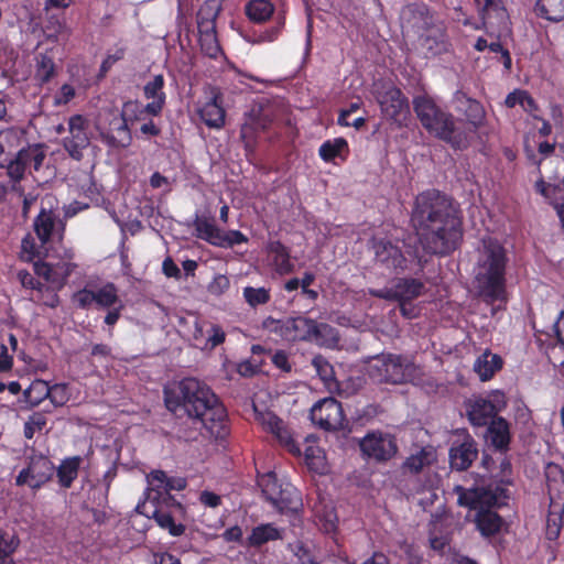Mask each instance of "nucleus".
Instances as JSON below:
<instances>
[{"label":"nucleus","instance_id":"1","mask_svg":"<svg viewBox=\"0 0 564 564\" xmlns=\"http://www.w3.org/2000/svg\"><path fill=\"white\" fill-rule=\"evenodd\" d=\"M411 224L424 257L444 258L460 248L463 220L452 199L438 189H426L415 197Z\"/></svg>","mask_w":564,"mask_h":564},{"label":"nucleus","instance_id":"2","mask_svg":"<svg viewBox=\"0 0 564 564\" xmlns=\"http://www.w3.org/2000/svg\"><path fill=\"white\" fill-rule=\"evenodd\" d=\"M164 403L175 416L186 415L215 438L229 434L228 414L217 394L204 381L193 377L164 388Z\"/></svg>","mask_w":564,"mask_h":564},{"label":"nucleus","instance_id":"3","mask_svg":"<svg viewBox=\"0 0 564 564\" xmlns=\"http://www.w3.org/2000/svg\"><path fill=\"white\" fill-rule=\"evenodd\" d=\"M510 481H501L499 484H489L486 487H475L465 489L460 486L456 487L458 495V505L477 510L475 517L476 528L481 535L489 538L499 533L503 520L491 508H501L507 506L510 498L507 485Z\"/></svg>","mask_w":564,"mask_h":564},{"label":"nucleus","instance_id":"4","mask_svg":"<svg viewBox=\"0 0 564 564\" xmlns=\"http://www.w3.org/2000/svg\"><path fill=\"white\" fill-rule=\"evenodd\" d=\"M412 104L417 120L429 134L445 142L455 151H463L469 147V132L457 127L454 115L434 97L427 94L417 95Z\"/></svg>","mask_w":564,"mask_h":564},{"label":"nucleus","instance_id":"5","mask_svg":"<svg viewBox=\"0 0 564 564\" xmlns=\"http://www.w3.org/2000/svg\"><path fill=\"white\" fill-rule=\"evenodd\" d=\"M507 252L501 243L491 239L484 241L475 279L480 296L489 304L507 301Z\"/></svg>","mask_w":564,"mask_h":564},{"label":"nucleus","instance_id":"6","mask_svg":"<svg viewBox=\"0 0 564 564\" xmlns=\"http://www.w3.org/2000/svg\"><path fill=\"white\" fill-rule=\"evenodd\" d=\"M369 250L373 253V263L390 273L413 272L423 273L429 259L421 253L416 243L404 245L405 250L399 246V240L387 236H373L369 240Z\"/></svg>","mask_w":564,"mask_h":564},{"label":"nucleus","instance_id":"7","mask_svg":"<svg viewBox=\"0 0 564 564\" xmlns=\"http://www.w3.org/2000/svg\"><path fill=\"white\" fill-rule=\"evenodd\" d=\"M257 484L264 499L281 513H295L303 503L297 489L290 482L278 479L274 471L258 476Z\"/></svg>","mask_w":564,"mask_h":564},{"label":"nucleus","instance_id":"8","mask_svg":"<svg viewBox=\"0 0 564 564\" xmlns=\"http://www.w3.org/2000/svg\"><path fill=\"white\" fill-rule=\"evenodd\" d=\"M409 11L412 15V26L417 32H424L420 34V43L422 48L426 51V56H437L447 52L448 42L446 34L442 29L434 26L433 14L429 8L424 4L413 6L409 8Z\"/></svg>","mask_w":564,"mask_h":564},{"label":"nucleus","instance_id":"9","mask_svg":"<svg viewBox=\"0 0 564 564\" xmlns=\"http://www.w3.org/2000/svg\"><path fill=\"white\" fill-rule=\"evenodd\" d=\"M413 364L400 355L382 354L372 359L369 375L379 382L400 384L413 375Z\"/></svg>","mask_w":564,"mask_h":564},{"label":"nucleus","instance_id":"10","mask_svg":"<svg viewBox=\"0 0 564 564\" xmlns=\"http://www.w3.org/2000/svg\"><path fill=\"white\" fill-rule=\"evenodd\" d=\"M272 330L286 341L317 340L322 329L332 332L327 324H317L316 321L304 316L289 317L286 319H272Z\"/></svg>","mask_w":564,"mask_h":564},{"label":"nucleus","instance_id":"11","mask_svg":"<svg viewBox=\"0 0 564 564\" xmlns=\"http://www.w3.org/2000/svg\"><path fill=\"white\" fill-rule=\"evenodd\" d=\"M506 406V394L499 390L491 392L488 399L478 397L465 402L467 419L473 426L477 427L488 425Z\"/></svg>","mask_w":564,"mask_h":564},{"label":"nucleus","instance_id":"12","mask_svg":"<svg viewBox=\"0 0 564 564\" xmlns=\"http://www.w3.org/2000/svg\"><path fill=\"white\" fill-rule=\"evenodd\" d=\"M359 449L362 457L368 462L383 464L398 454L399 446L393 434L377 430L368 432L359 441Z\"/></svg>","mask_w":564,"mask_h":564},{"label":"nucleus","instance_id":"13","mask_svg":"<svg viewBox=\"0 0 564 564\" xmlns=\"http://www.w3.org/2000/svg\"><path fill=\"white\" fill-rule=\"evenodd\" d=\"M274 121V109L269 104H254L246 115L240 128V138L246 148L254 147L258 134L267 131Z\"/></svg>","mask_w":564,"mask_h":564},{"label":"nucleus","instance_id":"14","mask_svg":"<svg viewBox=\"0 0 564 564\" xmlns=\"http://www.w3.org/2000/svg\"><path fill=\"white\" fill-rule=\"evenodd\" d=\"M377 102L380 107L382 116L402 126L410 115V106L408 97L402 90L393 85L383 86L377 91Z\"/></svg>","mask_w":564,"mask_h":564},{"label":"nucleus","instance_id":"15","mask_svg":"<svg viewBox=\"0 0 564 564\" xmlns=\"http://www.w3.org/2000/svg\"><path fill=\"white\" fill-rule=\"evenodd\" d=\"M54 469V464L48 457L33 453L29 456L28 466L18 474L15 485L40 489L52 478Z\"/></svg>","mask_w":564,"mask_h":564},{"label":"nucleus","instance_id":"16","mask_svg":"<svg viewBox=\"0 0 564 564\" xmlns=\"http://www.w3.org/2000/svg\"><path fill=\"white\" fill-rule=\"evenodd\" d=\"M311 420L319 429L337 431L344 427L345 415L341 403L335 398H325L311 409Z\"/></svg>","mask_w":564,"mask_h":564},{"label":"nucleus","instance_id":"17","mask_svg":"<svg viewBox=\"0 0 564 564\" xmlns=\"http://www.w3.org/2000/svg\"><path fill=\"white\" fill-rule=\"evenodd\" d=\"M425 291V283L421 279L403 276L397 278L391 288L377 291L373 294L390 302L403 303L413 302L422 296Z\"/></svg>","mask_w":564,"mask_h":564},{"label":"nucleus","instance_id":"18","mask_svg":"<svg viewBox=\"0 0 564 564\" xmlns=\"http://www.w3.org/2000/svg\"><path fill=\"white\" fill-rule=\"evenodd\" d=\"M478 454V444L475 438L466 431H462L449 447V466L457 471L467 470L477 459Z\"/></svg>","mask_w":564,"mask_h":564},{"label":"nucleus","instance_id":"19","mask_svg":"<svg viewBox=\"0 0 564 564\" xmlns=\"http://www.w3.org/2000/svg\"><path fill=\"white\" fill-rule=\"evenodd\" d=\"M135 511L144 514L148 518L154 519L156 524L169 532L170 535L177 538L185 533L186 525L184 524L186 518V510L178 508L176 512H167L165 510H147V501H141L137 505Z\"/></svg>","mask_w":564,"mask_h":564},{"label":"nucleus","instance_id":"20","mask_svg":"<svg viewBox=\"0 0 564 564\" xmlns=\"http://www.w3.org/2000/svg\"><path fill=\"white\" fill-rule=\"evenodd\" d=\"M86 119L82 115H74L68 120L69 135L64 139V148L69 156L80 161L83 151L89 145Z\"/></svg>","mask_w":564,"mask_h":564},{"label":"nucleus","instance_id":"21","mask_svg":"<svg viewBox=\"0 0 564 564\" xmlns=\"http://www.w3.org/2000/svg\"><path fill=\"white\" fill-rule=\"evenodd\" d=\"M259 421L263 430L271 433L282 447L294 456H301L299 444L293 440L291 432L278 415L273 412L261 413Z\"/></svg>","mask_w":564,"mask_h":564},{"label":"nucleus","instance_id":"22","mask_svg":"<svg viewBox=\"0 0 564 564\" xmlns=\"http://www.w3.org/2000/svg\"><path fill=\"white\" fill-rule=\"evenodd\" d=\"M477 13L485 29H500L508 21L503 0H474Z\"/></svg>","mask_w":564,"mask_h":564},{"label":"nucleus","instance_id":"23","mask_svg":"<svg viewBox=\"0 0 564 564\" xmlns=\"http://www.w3.org/2000/svg\"><path fill=\"white\" fill-rule=\"evenodd\" d=\"M456 110L463 113L473 132L481 128L486 120V111L480 101L469 97L463 91H457L454 97Z\"/></svg>","mask_w":564,"mask_h":564},{"label":"nucleus","instance_id":"24","mask_svg":"<svg viewBox=\"0 0 564 564\" xmlns=\"http://www.w3.org/2000/svg\"><path fill=\"white\" fill-rule=\"evenodd\" d=\"M547 494L552 508L564 509V470L555 463H547L544 468Z\"/></svg>","mask_w":564,"mask_h":564},{"label":"nucleus","instance_id":"25","mask_svg":"<svg viewBox=\"0 0 564 564\" xmlns=\"http://www.w3.org/2000/svg\"><path fill=\"white\" fill-rule=\"evenodd\" d=\"M265 252L268 253L270 265L278 275H288L294 271L295 265L291 260L290 248L280 240H270L265 245Z\"/></svg>","mask_w":564,"mask_h":564},{"label":"nucleus","instance_id":"26","mask_svg":"<svg viewBox=\"0 0 564 564\" xmlns=\"http://www.w3.org/2000/svg\"><path fill=\"white\" fill-rule=\"evenodd\" d=\"M165 80L163 75H155L151 80H149L143 87V95L147 99H152V101L145 105V110L150 116H159L165 104H166V94L164 91Z\"/></svg>","mask_w":564,"mask_h":564},{"label":"nucleus","instance_id":"27","mask_svg":"<svg viewBox=\"0 0 564 564\" xmlns=\"http://www.w3.org/2000/svg\"><path fill=\"white\" fill-rule=\"evenodd\" d=\"M487 426L486 437L490 445L501 454L509 451L511 443L510 423L502 416H497Z\"/></svg>","mask_w":564,"mask_h":564},{"label":"nucleus","instance_id":"28","mask_svg":"<svg viewBox=\"0 0 564 564\" xmlns=\"http://www.w3.org/2000/svg\"><path fill=\"white\" fill-rule=\"evenodd\" d=\"M200 120L209 128L220 129L225 124L226 111L223 107V96L216 93L199 109Z\"/></svg>","mask_w":564,"mask_h":564},{"label":"nucleus","instance_id":"29","mask_svg":"<svg viewBox=\"0 0 564 564\" xmlns=\"http://www.w3.org/2000/svg\"><path fill=\"white\" fill-rule=\"evenodd\" d=\"M102 140L113 148H124L131 142V133L128 127V122L121 116H116L109 122L107 129L100 132Z\"/></svg>","mask_w":564,"mask_h":564},{"label":"nucleus","instance_id":"30","mask_svg":"<svg viewBox=\"0 0 564 564\" xmlns=\"http://www.w3.org/2000/svg\"><path fill=\"white\" fill-rule=\"evenodd\" d=\"M534 188L554 207L564 230V184L547 183L540 177L535 182Z\"/></svg>","mask_w":564,"mask_h":564},{"label":"nucleus","instance_id":"31","mask_svg":"<svg viewBox=\"0 0 564 564\" xmlns=\"http://www.w3.org/2000/svg\"><path fill=\"white\" fill-rule=\"evenodd\" d=\"M285 530L276 527L274 523H261L251 530L248 536V545L251 547H261L268 542L282 540Z\"/></svg>","mask_w":564,"mask_h":564},{"label":"nucleus","instance_id":"32","mask_svg":"<svg viewBox=\"0 0 564 564\" xmlns=\"http://www.w3.org/2000/svg\"><path fill=\"white\" fill-rule=\"evenodd\" d=\"M502 358L487 349L476 359L474 371L479 376L481 381H488L502 368Z\"/></svg>","mask_w":564,"mask_h":564},{"label":"nucleus","instance_id":"33","mask_svg":"<svg viewBox=\"0 0 564 564\" xmlns=\"http://www.w3.org/2000/svg\"><path fill=\"white\" fill-rule=\"evenodd\" d=\"M435 460L434 452L431 448L422 447L415 454L410 455L401 466L402 471L411 475L420 474L425 467L431 466Z\"/></svg>","mask_w":564,"mask_h":564},{"label":"nucleus","instance_id":"34","mask_svg":"<svg viewBox=\"0 0 564 564\" xmlns=\"http://www.w3.org/2000/svg\"><path fill=\"white\" fill-rule=\"evenodd\" d=\"M274 4L270 0H249L245 6V14L253 23H264L274 13Z\"/></svg>","mask_w":564,"mask_h":564},{"label":"nucleus","instance_id":"35","mask_svg":"<svg viewBox=\"0 0 564 564\" xmlns=\"http://www.w3.org/2000/svg\"><path fill=\"white\" fill-rule=\"evenodd\" d=\"M57 73L54 58L47 53H39L35 56L34 79L40 86L48 84Z\"/></svg>","mask_w":564,"mask_h":564},{"label":"nucleus","instance_id":"36","mask_svg":"<svg viewBox=\"0 0 564 564\" xmlns=\"http://www.w3.org/2000/svg\"><path fill=\"white\" fill-rule=\"evenodd\" d=\"M57 216L52 210H46L45 208H42L34 219V231L43 245L51 240Z\"/></svg>","mask_w":564,"mask_h":564},{"label":"nucleus","instance_id":"37","mask_svg":"<svg viewBox=\"0 0 564 564\" xmlns=\"http://www.w3.org/2000/svg\"><path fill=\"white\" fill-rule=\"evenodd\" d=\"M82 460L83 459L80 456L67 457L64 460H62L61 465L56 470L58 484L61 485V487L66 489L72 487L74 480L78 476V470Z\"/></svg>","mask_w":564,"mask_h":564},{"label":"nucleus","instance_id":"38","mask_svg":"<svg viewBox=\"0 0 564 564\" xmlns=\"http://www.w3.org/2000/svg\"><path fill=\"white\" fill-rule=\"evenodd\" d=\"M221 11V3L219 0H206L198 9L197 12V29L216 28V20Z\"/></svg>","mask_w":564,"mask_h":564},{"label":"nucleus","instance_id":"39","mask_svg":"<svg viewBox=\"0 0 564 564\" xmlns=\"http://www.w3.org/2000/svg\"><path fill=\"white\" fill-rule=\"evenodd\" d=\"M534 12L542 19L558 22L564 19V0H536Z\"/></svg>","mask_w":564,"mask_h":564},{"label":"nucleus","instance_id":"40","mask_svg":"<svg viewBox=\"0 0 564 564\" xmlns=\"http://www.w3.org/2000/svg\"><path fill=\"white\" fill-rule=\"evenodd\" d=\"M193 227L195 228L197 238L216 247V242L220 238V229L212 219L196 215L193 220Z\"/></svg>","mask_w":564,"mask_h":564},{"label":"nucleus","instance_id":"41","mask_svg":"<svg viewBox=\"0 0 564 564\" xmlns=\"http://www.w3.org/2000/svg\"><path fill=\"white\" fill-rule=\"evenodd\" d=\"M63 283L58 286L41 283L37 290L31 294L30 300L34 303L45 305L51 308H56L59 305L58 290L62 289Z\"/></svg>","mask_w":564,"mask_h":564},{"label":"nucleus","instance_id":"42","mask_svg":"<svg viewBox=\"0 0 564 564\" xmlns=\"http://www.w3.org/2000/svg\"><path fill=\"white\" fill-rule=\"evenodd\" d=\"M343 152L348 153V142L344 138H335L333 140H326L318 149V154L324 162H333L336 158H340Z\"/></svg>","mask_w":564,"mask_h":564},{"label":"nucleus","instance_id":"43","mask_svg":"<svg viewBox=\"0 0 564 564\" xmlns=\"http://www.w3.org/2000/svg\"><path fill=\"white\" fill-rule=\"evenodd\" d=\"M147 502H150L152 510H165L167 512H176L180 509L186 510V508L176 498L171 495V491H163L162 494L152 495L148 492Z\"/></svg>","mask_w":564,"mask_h":564},{"label":"nucleus","instance_id":"44","mask_svg":"<svg viewBox=\"0 0 564 564\" xmlns=\"http://www.w3.org/2000/svg\"><path fill=\"white\" fill-rule=\"evenodd\" d=\"M94 300L99 308H110L122 303L118 295V288L111 282L94 290Z\"/></svg>","mask_w":564,"mask_h":564},{"label":"nucleus","instance_id":"45","mask_svg":"<svg viewBox=\"0 0 564 564\" xmlns=\"http://www.w3.org/2000/svg\"><path fill=\"white\" fill-rule=\"evenodd\" d=\"M198 42L202 52L210 58H217L221 53L216 28L198 29Z\"/></svg>","mask_w":564,"mask_h":564},{"label":"nucleus","instance_id":"46","mask_svg":"<svg viewBox=\"0 0 564 564\" xmlns=\"http://www.w3.org/2000/svg\"><path fill=\"white\" fill-rule=\"evenodd\" d=\"M290 550L295 557V564H322L319 553L315 547L297 541L290 544Z\"/></svg>","mask_w":564,"mask_h":564},{"label":"nucleus","instance_id":"47","mask_svg":"<svg viewBox=\"0 0 564 564\" xmlns=\"http://www.w3.org/2000/svg\"><path fill=\"white\" fill-rule=\"evenodd\" d=\"M20 160H23L28 169L39 171L45 159V153L41 145H29L28 148L21 149L19 152Z\"/></svg>","mask_w":564,"mask_h":564},{"label":"nucleus","instance_id":"48","mask_svg":"<svg viewBox=\"0 0 564 564\" xmlns=\"http://www.w3.org/2000/svg\"><path fill=\"white\" fill-rule=\"evenodd\" d=\"M45 388V394L44 397L50 399V401L55 406H63L66 404L69 400V391L68 386L66 383H55L51 387L44 384L43 382L40 383Z\"/></svg>","mask_w":564,"mask_h":564},{"label":"nucleus","instance_id":"49","mask_svg":"<svg viewBox=\"0 0 564 564\" xmlns=\"http://www.w3.org/2000/svg\"><path fill=\"white\" fill-rule=\"evenodd\" d=\"M312 366L327 387L336 382L334 368L324 356H315L312 360Z\"/></svg>","mask_w":564,"mask_h":564},{"label":"nucleus","instance_id":"50","mask_svg":"<svg viewBox=\"0 0 564 564\" xmlns=\"http://www.w3.org/2000/svg\"><path fill=\"white\" fill-rule=\"evenodd\" d=\"M242 295L245 301L251 306L257 307L259 305H264L270 302L271 294L270 290L265 288H253L246 286L243 288Z\"/></svg>","mask_w":564,"mask_h":564},{"label":"nucleus","instance_id":"51","mask_svg":"<svg viewBox=\"0 0 564 564\" xmlns=\"http://www.w3.org/2000/svg\"><path fill=\"white\" fill-rule=\"evenodd\" d=\"M564 509L552 508L550 506V511L546 518V538L550 541H554L560 536L562 523H563V514Z\"/></svg>","mask_w":564,"mask_h":564},{"label":"nucleus","instance_id":"52","mask_svg":"<svg viewBox=\"0 0 564 564\" xmlns=\"http://www.w3.org/2000/svg\"><path fill=\"white\" fill-rule=\"evenodd\" d=\"M167 479L169 476L163 470H152L148 476V488L145 490V498H148V492L152 495L162 494L163 491H169L167 489Z\"/></svg>","mask_w":564,"mask_h":564},{"label":"nucleus","instance_id":"53","mask_svg":"<svg viewBox=\"0 0 564 564\" xmlns=\"http://www.w3.org/2000/svg\"><path fill=\"white\" fill-rule=\"evenodd\" d=\"M359 108V102H351L347 109H341L337 119L338 124L343 127H354L357 130L361 129L366 123L365 117H357L354 118V121H350L351 115Z\"/></svg>","mask_w":564,"mask_h":564},{"label":"nucleus","instance_id":"54","mask_svg":"<svg viewBox=\"0 0 564 564\" xmlns=\"http://www.w3.org/2000/svg\"><path fill=\"white\" fill-rule=\"evenodd\" d=\"M144 115H148L145 106H143L138 100L126 101L120 113V116L124 118L128 123L144 119Z\"/></svg>","mask_w":564,"mask_h":564},{"label":"nucleus","instance_id":"55","mask_svg":"<svg viewBox=\"0 0 564 564\" xmlns=\"http://www.w3.org/2000/svg\"><path fill=\"white\" fill-rule=\"evenodd\" d=\"M248 237L240 230L231 229L227 232L220 230V238L216 242L218 248H232L234 246L247 243Z\"/></svg>","mask_w":564,"mask_h":564},{"label":"nucleus","instance_id":"56","mask_svg":"<svg viewBox=\"0 0 564 564\" xmlns=\"http://www.w3.org/2000/svg\"><path fill=\"white\" fill-rule=\"evenodd\" d=\"M46 416L41 412L31 414L24 423L23 435L26 440H32L37 431L46 425Z\"/></svg>","mask_w":564,"mask_h":564},{"label":"nucleus","instance_id":"57","mask_svg":"<svg viewBox=\"0 0 564 564\" xmlns=\"http://www.w3.org/2000/svg\"><path fill=\"white\" fill-rule=\"evenodd\" d=\"M322 451L316 446H307L305 449V463L310 469L314 471H323L324 457L321 455Z\"/></svg>","mask_w":564,"mask_h":564},{"label":"nucleus","instance_id":"58","mask_svg":"<svg viewBox=\"0 0 564 564\" xmlns=\"http://www.w3.org/2000/svg\"><path fill=\"white\" fill-rule=\"evenodd\" d=\"M126 47H117L113 52H108L99 68V77H105L111 67L119 61L123 59Z\"/></svg>","mask_w":564,"mask_h":564},{"label":"nucleus","instance_id":"59","mask_svg":"<svg viewBox=\"0 0 564 564\" xmlns=\"http://www.w3.org/2000/svg\"><path fill=\"white\" fill-rule=\"evenodd\" d=\"M73 302L82 310L89 308L94 303V290L84 288L73 294Z\"/></svg>","mask_w":564,"mask_h":564},{"label":"nucleus","instance_id":"60","mask_svg":"<svg viewBox=\"0 0 564 564\" xmlns=\"http://www.w3.org/2000/svg\"><path fill=\"white\" fill-rule=\"evenodd\" d=\"M26 169L28 166L24 164L23 160H20L19 153L13 161L8 160V174L15 182L23 178Z\"/></svg>","mask_w":564,"mask_h":564},{"label":"nucleus","instance_id":"61","mask_svg":"<svg viewBox=\"0 0 564 564\" xmlns=\"http://www.w3.org/2000/svg\"><path fill=\"white\" fill-rule=\"evenodd\" d=\"M226 340V333L221 328V326L217 324H212L209 330H208V337H207V346L210 349L216 348L217 346L221 345Z\"/></svg>","mask_w":564,"mask_h":564},{"label":"nucleus","instance_id":"62","mask_svg":"<svg viewBox=\"0 0 564 564\" xmlns=\"http://www.w3.org/2000/svg\"><path fill=\"white\" fill-rule=\"evenodd\" d=\"M19 541L0 530V556H10L17 549Z\"/></svg>","mask_w":564,"mask_h":564},{"label":"nucleus","instance_id":"63","mask_svg":"<svg viewBox=\"0 0 564 564\" xmlns=\"http://www.w3.org/2000/svg\"><path fill=\"white\" fill-rule=\"evenodd\" d=\"M75 97V88L69 84H64L54 96V105L63 106L68 104Z\"/></svg>","mask_w":564,"mask_h":564},{"label":"nucleus","instance_id":"64","mask_svg":"<svg viewBox=\"0 0 564 564\" xmlns=\"http://www.w3.org/2000/svg\"><path fill=\"white\" fill-rule=\"evenodd\" d=\"M18 280L24 289L31 290L34 293L42 282L36 280L33 274H31L28 270L18 271Z\"/></svg>","mask_w":564,"mask_h":564}]
</instances>
